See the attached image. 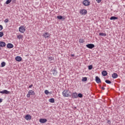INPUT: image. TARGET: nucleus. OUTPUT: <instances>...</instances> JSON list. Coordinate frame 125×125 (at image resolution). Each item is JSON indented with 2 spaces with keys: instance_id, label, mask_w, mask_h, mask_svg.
<instances>
[{
  "instance_id": "f257e3e1",
  "label": "nucleus",
  "mask_w": 125,
  "mask_h": 125,
  "mask_svg": "<svg viewBox=\"0 0 125 125\" xmlns=\"http://www.w3.org/2000/svg\"><path fill=\"white\" fill-rule=\"evenodd\" d=\"M62 96L64 97H69L71 96V92L69 89L64 90L62 91Z\"/></svg>"
},
{
  "instance_id": "f03ea898",
  "label": "nucleus",
  "mask_w": 125,
  "mask_h": 125,
  "mask_svg": "<svg viewBox=\"0 0 125 125\" xmlns=\"http://www.w3.org/2000/svg\"><path fill=\"white\" fill-rule=\"evenodd\" d=\"M83 4L84 6H89L90 5V1L89 0H84L83 1Z\"/></svg>"
},
{
  "instance_id": "7ed1b4c3",
  "label": "nucleus",
  "mask_w": 125,
  "mask_h": 125,
  "mask_svg": "<svg viewBox=\"0 0 125 125\" xmlns=\"http://www.w3.org/2000/svg\"><path fill=\"white\" fill-rule=\"evenodd\" d=\"M0 93L7 95L10 94V92L7 90H3V91H0Z\"/></svg>"
},
{
  "instance_id": "20e7f679",
  "label": "nucleus",
  "mask_w": 125,
  "mask_h": 125,
  "mask_svg": "<svg viewBox=\"0 0 125 125\" xmlns=\"http://www.w3.org/2000/svg\"><path fill=\"white\" fill-rule=\"evenodd\" d=\"M86 47L87 48H89L90 49H92V48H94L95 47V45L94 44H88L86 45Z\"/></svg>"
},
{
  "instance_id": "39448f33",
  "label": "nucleus",
  "mask_w": 125,
  "mask_h": 125,
  "mask_svg": "<svg viewBox=\"0 0 125 125\" xmlns=\"http://www.w3.org/2000/svg\"><path fill=\"white\" fill-rule=\"evenodd\" d=\"M80 14L82 15H86L87 14V11L86 9H82L80 10Z\"/></svg>"
},
{
  "instance_id": "423d86ee",
  "label": "nucleus",
  "mask_w": 125,
  "mask_h": 125,
  "mask_svg": "<svg viewBox=\"0 0 125 125\" xmlns=\"http://www.w3.org/2000/svg\"><path fill=\"white\" fill-rule=\"evenodd\" d=\"M51 34L49 32H45L43 34V37L45 39H47V38H50Z\"/></svg>"
},
{
  "instance_id": "0eeeda50",
  "label": "nucleus",
  "mask_w": 125,
  "mask_h": 125,
  "mask_svg": "<svg viewBox=\"0 0 125 125\" xmlns=\"http://www.w3.org/2000/svg\"><path fill=\"white\" fill-rule=\"evenodd\" d=\"M25 119L27 121H30L32 119V116L30 114H27L25 116Z\"/></svg>"
},
{
  "instance_id": "6e6552de",
  "label": "nucleus",
  "mask_w": 125,
  "mask_h": 125,
  "mask_svg": "<svg viewBox=\"0 0 125 125\" xmlns=\"http://www.w3.org/2000/svg\"><path fill=\"white\" fill-rule=\"evenodd\" d=\"M71 96L73 99H77L78 98V93L76 92L72 93L71 94Z\"/></svg>"
},
{
  "instance_id": "1a4fd4ad",
  "label": "nucleus",
  "mask_w": 125,
  "mask_h": 125,
  "mask_svg": "<svg viewBox=\"0 0 125 125\" xmlns=\"http://www.w3.org/2000/svg\"><path fill=\"white\" fill-rule=\"evenodd\" d=\"M96 79V82L98 83V84H100L102 82H101V80L100 79V78L98 77V76H96L95 77Z\"/></svg>"
},
{
  "instance_id": "9d476101",
  "label": "nucleus",
  "mask_w": 125,
  "mask_h": 125,
  "mask_svg": "<svg viewBox=\"0 0 125 125\" xmlns=\"http://www.w3.org/2000/svg\"><path fill=\"white\" fill-rule=\"evenodd\" d=\"M26 29L24 26H21L19 27V32H25Z\"/></svg>"
},
{
  "instance_id": "9b49d317",
  "label": "nucleus",
  "mask_w": 125,
  "mask_h": 125,
  "mask_svg": "<svg viewBox=\"0 0 125 125\" xmlns=\"http://www.w3.org/2000/svg\"><path fill=\"white\" fill-rule=\"evenodd\" d=\"M39 122L41 123L44 124V123H46L47 122V120L46 119L41 118L40 119Z\"/></svg>"
},
{
  "instance_id": "f8f14e48",
  "label": "nucleus",
  "mask_w": 125,
  "mask_h": 125,
  "mask_svg": "<svg viewBox=\"0 0 125 125\" xmlns=\"http://www.w3.org/2000/svg\"><path fill=\"white\" fill-rule=\"evenodd\" d=\"M15 60L18 62H21L22 60V58L20 56H17L15 58Z\"/></svg>"
},
{
  "instance_id": "ddd939ff",
  "label": "nucleus",
  "mask_w": 125,
  "mask_h": 125,
  "mask_svg": "<svg viewBox=\"0 0 125 125\" xmlns=\"http://www.w3.org/2000/svg\"><path fill=\"white\" fill-rule=\"evenodd\" d=\"M6 44L5 42H2V41L0 42V46L1 47H4V46H6Z\"/></svg>"
},
{
  "instance_id": "4468645a",
  "label": "nucleus",
  "mask_w": 125,
  "mask_h": 125,
  "mask_svg": "<svg viewBox=\"0 0 125 125\" xmlns=\"http://www.w3.org/2000/svg\"><path fill=\"white\" fill-rule=\"evenodd\" d=\"M112 77L113 79H117L118 78V75L117 73H114L112 75Z\"/></svg>"
},
{
  "instance_id": "2eb2a0df",
  "label": "nucleus",
  "mask_w": 125,
  "mask_h": 125,
  "mask_svg": "<svg viewBox=\"0 0 125 125\" xmlns=\"http://www.w3.org/2000/svg\"><path fill=\"white\" fill-rule=\"evenodd\" d=\"M28 93L30 95H33V96H35L36 93L34 91L32 90H30L28 91Z\"/></svg>"
},
{
  "instance_id": "dca6fc26",
  "label": "nucleus",
  "mask_w": 125,
  "mask_h": 125,
  "mask_svg": "<svg viewBox=\"0 0 125 125\" xmlns=\"http://www.w3.org/2000/svg\"><path fill=\"white\" fill-rule=\"evenodd\" d=\"M7 48H13L14 47V45L11 43H9L7 44Z\"/></svg>"
},
{
  "instance_id": "f3484780",
  "label": "nucleus",
  "mask_w": 125,
  "mask_h": 125,
  "mask_svg": "<svg viewBox=\"0 0 125 125\" xmlns=\"http://www.w3.org/2000/svg\"><path fill=\"white\" fill-rule=\"evenodd\" d=\"M102 74L103 76L104 77H105L108 74V73L105 70H104V71H103L102 72Z\"/></svg>"
},
{
  "instance_id": "a211bd4d",
  "label": "nucleus",
  "mask_w": 125,
  "mask_h": 125,
  "mask_svg": "<svg viewBox=\"0 0 125 125\" xmlns=\"http://www.w3.org/2000/svg\"><path fill=\"white\" fill-rule=\"evenodd\" d=\"M49 102L50 103L54 104L55 102V99L54 98H51V99H49Z\"/></svg>"
},
{
  "instance_id": "6ab92c4d",
  "label": "nucleus",
  "mask_w": 125,
  "mask_h": 125,
  "mask_svg": "<svg viewBox=\"0 0 125 125\" xmlns=\"http://www.w3.org/2000/svg\"><path fill=\"white\" fill-rule=\"evenodd\" d=\"M17 38L19 39V40H21V39H23V36L21 34L18 35L17 36Z\"/></svg>"
},
{
  "instance_id": "aec40b11",
  "label": "nucleus",
  "mask_w": 125,
  "mask_h": 125,
  "mask_svg": "<svg viewBox=\"0 0 125 125\" xmlns=\"http://www.w3.org/2000/svg\"><path fill=\"white\" fill-rule=\"evenodd\" d=\"M117 19H118V18L114 16H112L110 18V20H117Z\"/></svg>"
},
{
  "instance_id": "412c9836",
  "label": "nucleus",
  "mask_w": 125,
  "mask_h": 125,
  "mask_svg": "<svg viewBox=\"0 0 125 125\" xmlns=\"http://www.w3.org/2000/svg\"><path fill=\"white\" fill-rule=\"evenodd\" d=\"M52 74L53 75H56L57 74V71L56 70H54V69L52 70Z\"/></svg>"
},
{
  "instance_id": "4be33fe9",
  "label": "nucleus",
  "mask_w": 125,
  "mask_h": 125,
  "mask_svg": "<svg viewBox=\"0 0 125 125\" xmlns=\"http://www.w3.org/2000/svg\"><path fill=\"white\" fill-rule=\"evenodd\" d=\"M99 35L101 36L102 37H106V36H107V34L104 33H99Z\"/></svg>"
},
{
  "instance_id": "5701e85b",
  "label": "nucleus",
  "mask_w": 125,
  "mask_h": 125,
  "mask_svg": "<svg viewBox=\"0 0 125 125\" xmlns=\"http://www.w3.org/2000/svg\"><path fill=\"white\" fill-rule=\"evenodd\" d=\"M54 58L53 57H48V60L49 62H51L54 60Z\"/></svg>"
},
{
  "instance_id": "b1692460",
  "label": "nucleus",
  "mask_w": 125,
  "mask_h": 125,
  "mask_svg": "<svg viewBox=\"0 0 125 125\" xmlns=\"http://www.w3.org/2000/svg\"><path fill=\"white\" fill-rule=\"evenodd\" d=\"M6 65V63L4 62H3L1 63V67H4Z\"/></svg>"
},
{
  "instance_id": "393cba45",
  "label": "nucleus",
  "mask_w": 125,
  "mask_h": 125,
  "mask_svg": "<svg viewBox=\"0 0 125 125\" xmlns=\"http://www.w3.org/2000/svg\"><path fill=\"white\" fill-rule=\"evenodd\" d=\"M58 19H59L60 20H61V19H65V18H64L62 16H57Z\"/></svg>"
},
{
  "instance_id": "a878e982",
  "label": "nucleus",
  "mask_w": 125,
  "mask_h": 125,
  "mask_svg": "<svg viewBox=\"0 0 125 125\" xmlns=\"http://www.w3.org/2000/svg\"><path fill=\"white\" fill-rule=\"evenodd\" d=\"M79 42L80 43H83V42H84V41L83 39H79Z\"/></svg>"
},
{
  "instance_id": "bb28decb",
  "label": "nucleus",
  "mask_w": 125,
  "mask_h": 125,
  "mask_svg": "<svg viewBox=\"0 0 125 125\" xmlns=\"http://www.w3.org/2000/svg\"><path fill=\"white\" fill-rule=\"evenodd\" d=\"M12 0H7L5 2L6 4H9L10 3L12 2Z\"/></svg>"
},
{
  "instance_id": "cd10ccee",
  "label": "nucleus",
  "mask_w": 125,
  "mask_h": 125,
  "mask_svg": "<svg viewBox=\"0 0 125 125\" xmlns=\"http://www.w3.org/2000/svg\"><path fill=\"white\" fill-rule=\"evenodd\" d=\"M50 92H49L48 90H45L44 91V94L46 95H48Z\"/></svg>"
},
{
  "instance_id": "c85d7f7f",
  "label": "nucleus",
  "mask_w": 125,
  "mask_h": 125,
  "mask_svg": "<svg viewBox=\"0 0 125 125\" xmlns=\"http://www.w3.org/2000/svg\"><path fill=\"white\" fill-rule=\"evenodd\" d=\"M105 82L107 84H111L112 83V82L109 80H105Z\"/></svg>"
},
{
  "instance_id": "c756f323",
  "label": "nucleus",
  "mask_w": 125,
  "mask_h": 125,
  "mask_svg": "<svg viewBox=\"0 0 125 125\" xmlns=\"http://www.w3.org/2000/svg\"><path fill=\"white\" fill-rule=\"evenodd\" d=\"M87 81V77H84L82 79V82H86Z\"/></svg>"
},
{
  "instance_id": "7c9ffc66",
  "label": "nucleus",
  "mask_w": 125,
  "mask_h": 125,
  "mask_svg": "<svg viewBox=\"0 0 125 125\" xmlns=\"http://www.w3.org/2000/svg\"><path fill=\"white\" fill-rule=\"evenodd\" d=\"M78 97H79L80 98H82L83 97V95L81 93H79L78 95Z\"/></svg>"
},
{
  "instance_id": "2f4dec72",
  "label": "nucleus",
  "mask_w": 125,
  "mask_h": 125,
  "mask_svg": "<svg viewBox=\"0 0 125 125\" xmlns=\"http://www.w3.org/2000/svg\"><path fill=\"white\" fill-rule=\"evenodd\" d=\"M92 68H93V65H89V66H88V69H89V70H92Z\"/></svg>"
},
{
  "instance_id": "473e14b6",
  "label": "nucleus",
  "mask_w": 125,
  "mask_h": 125,
  "mask_svg": "<svg viewBox=\"0 0 125 125\" xmlns=\"http://www.w3.org/2000/svg\"><path fill=\"white\" fill-rule=\"evenodd\" d=\"M4 36V33L3 32H0V38H2Z\"/></svg>"
},
{
  "instance_id": "72a5a7b5",
  "label": "nucleus",
  "mask_w": 125,
  "mask_h": 125,
  "mask_svg": "<svg viewBox=\"0 0 125 125\" xmlns=\"http://www.w3.org/2000/svg\"><path fill=\"white\" fill-rule=\"evenodd\" d=\"M4 22L5 23H8V22H9V19H6L5 20H4Z\"/></svg>"
},
{
  "instance_id": "f704fd0d",
  "label": "nucleus",
  "mask_w": 125,
  "mask_h": 125,
  "mask_svg": "<svg viewBox=\"0 0 125 125\" xmlns=\"http://www.w3.org/2000/svg\"><path fill=\"white\" fill-rule=\"evenodd\" d=\"M30 96H31V95L30 94H29V93H28L27 95H26V97H27V98H30Z\"/></svg>"
},
{
  "instance_id": "c9c22d12",
  "label": "nucleus",
  "mask_w": 125,
  "mask_h": 125,
  "mask_svg": "<svg viewBox=\"0 0 125 125\" xmlns=\"http://www.w3.org/2000/svg\"><path fill=\"white\" fill-rule=\"evenodd\" d=\"M3 29V26L1 25H0V31H2Z\"/></svg>"
},
{
  "instance_id": "e433bc0d",
  "label": "nucleus",
  "mask_w": 125,
  "mask_h": 125,
  "mask_svg": "<svg viewBox=\"0 0 125 125\" xmlns=\"http://www.w3.org/2000/svg\"><path fill=\"white\" fill-rule=\"evenodd\" d=\"M96 1L98 2V3H100L101 1H102V0H96Z\"/></svg>"
},
{
  "instance_id": "4c0bfd02",
  "label": "nucleus",
  "mask_w": 125,
  "mask_h": 125,
  "mask_svg": "<svg viewBox=\"0 0 125 125\" xmlns=\"http://www.w3.org/2000/svg\"><path fill=\"white\" fill-rule=\"evenodd\" d=\"M33 86V84H31V85H30L29 86V88H31Z\"/></svg>"
},
{
  "instance_id": "58836bf2",
  "label": "nucleus",
  "mask_w": 125,
  "mask_h": 125,
  "mask_svg": "<svg viewBox=\"0 0 125 125\" xmlns=\"http://www.w3.org/2000/svg\"><path fill=\"white\" fill-rule=\"evenodd\" d=\"M2 102V99H0V103H1Z\"/></svg>"
},
{
  "instance_id": "ea45409f",
  "label": "nucleus",
  "mask_w": 125,
  "mask_h": 125,
  "mask_svg": "<svg viewBox=\"0 0 125 125\" xmlns=\"http://www.w3.org/2000/svg\"><path fill=\"white\" fill-rule=\"evenodd\" d=\"M71 56L72 57H74L75 56V55H74V54H71Z\"/></svg>"
},
{
  "instance_id": "a19ab883",
  "label": "nucleus",
  "mask_w": 125,
  "mask_h": 125,
  "mask_svg": "<svg viewBox=\"0 0 125 125\" xmlns=\"http://www.w3.org/2000/svg\"><path fill=\"white\" fill-rule=\"evenodd\" d=\"M102 89L103 90H105V88L104 87H102Z\"/></svg>"
}]
</instances>
